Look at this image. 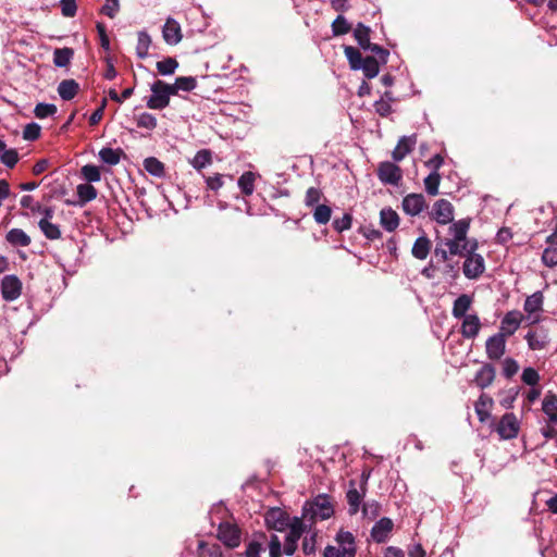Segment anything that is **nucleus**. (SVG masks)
Returning a JSON list of instances; mask_svg holds the SVG:
<instances>
[{"instance_id": "obj_47", "label": "nucleus", "mask_w": 557, "mask_h": 557, "mask_svg": "<svg viewBox=\"0 0 557 557\" xmlns=\"http://www.w3.org/2000/svg\"><path fill=\"white\" fill-rule=\"evenodd\" d=\"M440 181L438 172H432L424 178L425 190L429 195L435 196L438 194Z\"/></svg>"}, {"instance_id": "obj_62", "label": "nucleus", "mask_w": 557, "mask_h": 557, "mask_svg": "<svg viewBox=\"0 0 557 557\" xmlns=\"http://www.w3.org/2000/svg\"><path fill=\"white\" fill-rule=\"evenodd\" d=\"M368 50H370L375 55H377L379 60L382 63H386L387 62V58L389 55V51L388 50L384 49L383 47H381V46H379L376 44H371L370 47H368Z\"/></svg>"}, {"instance_id": "obj_2", "label": "nucleus", "mask_w": 557, "mask_h": 557, "mask_svg": "<svg viewBox=\"0 0 557 557\" xmlns=\"http://www.w3.org/2000/svg\"><path fill=\"white\" fill-rule=\"evenodd\" d=\"M469 227L470 221L467 219L453 222L449 226L448 233L450 237L446 238L443 244L449 249L451 256H462L469 250L470 245L474 240L467 237Z\"/></svg>"}, {"instance_id": "obj_64", "label": "nucleus", "mask_w": 557, "mask_h": 557, "mask_svg": "<svg viewBox=\"0 0 557 557\" xmlns=\"http://www.w3.org/2000/svg\"><path fill=\"white\" fill-rule=\"evenodd\" d=\"M39 135H40V127L37 124L32 123L25 127V131H24L25 139L35 140L39 137Z\"/></svg>"}, {"instance_id": "obj_37", "label": "nucleus", "mask_w": 557, "mask_h": 557, "mask_svg": "<svg viewBox=\"0 0 557 557\" xmlns=\"http://www.w3.org/2000/svg\"><path fill=\"white\" fill-rule=\"evenodd\" d=\"M174 88V96L177 95L180 90L183 91H191L196 88L197 82L193 76H181L175 79L174 84H171Z\"/></svg>"}, {"instance_id": "obj_42", "label": "nucleus", "mask_w": 557, "mask_h": 557, "mask_svg": "<svg viewBox=\"0 0 557 557\" xmlns=\"http://www.w3.org/2000/svg\"><path fill=\"white\" fill-rule=\"evenodd\" d=\"M211 162L212 157L210 150L202 149L195 154V157L191 160V165L194 166V169L200 171L207 165L211 164Z\"/></svg>"}, {"instance_id": "obj_50", "label": "nucleus", "mask_w": 557, "mask_h": 557, "mask_svg": "<svg viewBox=\"0 0 557 557\" xmlns=\"http://www.w3.org/2000/svg\"><path fill=\"white\" fill-rule=\"evenodd\" d=\"M332 210L326 205H318L313 211L314 221L319 224H326L331 219Z\"/></svg>"}, {"instance_id": "obj_45", "label": "nucleus", "mask_w": 557, "mask_h": 557, "mask_svg": "<svg viewBox=\"0 0 557 557\" xmlns=\"http://www.w3.org/2000/svg\"><path fill=\"white\" fill-rule=\"evenodd\" d=\"M136 125L140 128L152 131L157 127V119L153 114L143 112L135 117Z\"/></svg>"}, {"instance_id": "obj_39", "label": "nucleus", "mask_w": 557, "mask_h": 557, "mask_svg": "<svg viewBox=\"0 0 557 557\" xmlns=\"http://www.w3.org/2000/svg\"><path fill=\"white\" fill-rule=\"evenodd\" d=\"M360 70L363 71L367 78H373L380 72L379 61L373 57H367L360 64Z\"/></svg>"}, {"instance_id": "obj_63", "label": "nucleus", "mask_w": 557, "mask_h": 557, "mask_svg": "<svg viewBox=\"0 0 557 557\" xmlns=\"http://www.w3.org/2000/svg\"><path fill=\"white\" fill-rule=\"evenodd\" d=\"M133 92H134V88H132V87L124 89L122 92H120V95L114 89H111L109 91V96H110L111 100L116 101V102H122V101L128 99L133 95Z\"/></svg>"}, {"instance_id": "obj_19", "label": "nucleus", "mask_w": 557, "mask_h": 557, "mask_svg": "<svg viewBox=\"0 0 557 557\" xmlns=\"http://www.w3.org/2000/svg\"><path fill=\"white\" fill-rule=\"evenodd\" d=\"M268 542L264 533L259 534L247 543L244 556L261 557V554L265 550V545L268 546Z\"/></svg>"}, {"instance_id": "obj_13", "label": "nucleus", "mask_w": 557, "mask_h": 557, "mask_svg": "<svg viewBox=\"0 0 557 557\" xmlns=\"http://www.w3.org/2000/svg\"><path fill=\"white\" fill-rule=\"evenodd\" d=\"M522 319V313L517 310L507 312L500 322V330L498 333L503 334L505 337L513 335L519 329Z\"/></svg>"}, {"instance_id": "obj_34", "label": "nucleus", "mask_w": 557, "mask_h": 557, "mask_svg": "<svg viewBox=\"0 0 557 557\" xmlns=\"http://www.w3.org/2000/svg\"><path fill=\"white\" fill-rule=\"evenodd\" d=\"M122 150L104 147L99 151V159L108 165H116L121 160Z\"/></svg>"}, {"instance_id": "obj_18", "label": "nucleus", "mask_w": 557, "mask_h": 557, "mask_svg": "<svg viewBox=\"0 0 557 557\" xmlns=\"http://www.w3.org/2000/svg\"><path fill=\"white\" fill-rule=\"evenodd\" d=\"M416 143L417 138L414 135L401 137L392 152L394 161H401L413 149Z\"/></svg>"}, {"instance_id": "obj_12", "label": "nucleus", "mask_w": 557, "mask_h": 557, "mask_svg": "<svg viewBox=\"0 0 557 557\" xmlns=\"http://www.w3.org/2000/svg\"><path fill=\"white\" fill-rule=\"evenodd\" d=\"M485 350L488 359L499 360L506 351V337L503 334H494L486 339Z\"/></svg>"}, {"instance_id": "obj_43", "label": "nucleus", "mask_w": 557, "mask_h": 557, "mask_svg": "<svg viewBox=\"0 0 557 557\" xmlns=\"http://www.w3.org/2000/svg\"><path fill=\"white\" fill-rule=\"evenodd\" d=\"M156 66L159 74L166 76L172 75L176 71L178 67V62L174 58H165L161 61H158Z\"/></svg>"}, {"instance_id": "obj_9", "label": "nucleus", "mask_w": 557, "mask_h": 557, "mask_svg": "<svg viewBox=\"0 0 557 557\" xmlns=\"http://www.w3.org/2000/svg\"><path fill=\"white\" fill-rule=\"evenodd\" d=\"M22 293V282L15 275H5L1 280V295L7 301L16 300Z\"/></svg>"}, {"instance_id": "obj_15", "label": "nucleus", "mask_w": 557, "mask_h": 557, "mask_svg": "<svg viewBox=\"0 0 557 557\" xmlns=\"http://www.w3.org/2000/svg\"><path fill=\"white\" fill-rule=\"evenodd\" d=\"M394 528V523L389 518H381L371 529V537L375 543H385L389 539V534Z\"/></svg>"}, {"instance_id": "obj_56", "label": "nucleus", "mask_w": 557, "mask_h": 557, "mask_svg": "<svg viewBox=\"0 0 557 557\" xmlns=\"http://www.w3.org/2000/svg\"><path fill=\"white\" fill-rule=\"evenodd\" d=\"M321 191L318 189V188H314V187H310L307 193H306V197H305V203L306 206L308 207H312V206H318V202L320 201L321 199Z\"/></svg>"}, {"instance_id": "obj_51", "label": "nucleus", "mask_w": 557, "mask_h": 557, "mask_svg": "<svg viewBox=\"0 0 557 557\" xmlns=\"http://www.w3.org/2000/svg\"><path fill=\"white\" fill-rule=\"evenodd\" d=\"M57 107L52 103H38L35 107L34 113L38 119H46L55 114Z\"/></svg>"}, {"instance_id": "obj_24", "label": "nucleus", "mask_w": 557, "mask_h": 557, "mask_svg": "<svg viewBox=\"0 0 557 557\" xmlns=\"http://www.w3.org/2000/svg\"><path fill=\"white\" fill-rule=\"evenodd\" d=\"M380 222L385 231L393 232L399 225V216L393 209L384 208L380 212Z\"/></svg>"}, {"instance_id": "obj_40", "label": "nucleus", "mask_w": 557, "mask_h": 557, "mask_svg": "<svg viewBox=\"0 0 557 557\" xmlns=\"http://www.w3.org/2000/svg\"><path fill=\"white\" fill-rule=\"evenodd\" d=\"M38 225L47 238L58 239L61 237V231L59 226L48 221V219H41Z\"/></svg>"}, {"instance_id": "obj_61", "label": "nucleus", "mask_w": 557, "mask_h": 557, "mask_svg": "<svg viewBox=\"0 0 557 557\" xmlns=\"http://www.w3.org/2000/svg\"><path fill=\"white\" fill-rule=\"evenodd\" d=\"M302 552L306 555H310L315 552V533L305 536L302 541Z\"/></svg>"}, {"instance_id": "obj_8", "label": "nucleus", "mask_w": 557, "mask_h": 557, "mask_svg": "<svg viewBox=\"0 0 557 557\" xmlns=\"http://www.w3.org/2000/svg\"><path fill=\"white\" fill-rule=\"evenodd\" d=\"M242 532L239 528L230 522H223L219 525L218 537L230 548H235L240 544Z\"/></svg>"}, {"instance_id": "obj_48", "label": "nucleus", "mask_w": 557, "mask_h": 557, "mask_svg": "<svg viewBox=\"0 0 557 557\" xmlns=\"http://www.w3.org/2000/svg\"><path fill=\"white\" fill-rule=\"evenodd\" d=\"M81 173L88 183H97L101 180V173L98 166L86 164L82 168Z\"/></svg>"}, {"instance_id": "obj_27", "label": "nucleus", "mask_w": 557, "mask_h": 557, "mask_svg": "<svg viewBox=\"0 0 557 557\" xmlns=\"http://www.w3.org/2000/svg\"><path fill=\"white\" fill-rule=\"evenodd\" d=\"M431 250V240L426 236H420L416 239L411 252L419 260H424Z\"/></svg>"}, {"instance_id": "obj_29", "label": "nucleus", "mask_w": 557, "mask_h": 557, "mask_svg": "<svg viewBox=\"0 0 557 557\" xmlns=\"http://www.w3.org/2000/svg\"><path fill=\"white\" fill-rule=\"evenodd\" d=\"M547 247L544 249L542 253V262L548 267L553 268L557 265V239L552 240L549 236L546 238Z\"/></svg>"}, {"instance_id": "obj_46", "label": "nucleus", "mask_w": 557, "mask_h": 557, "mask_svg": "<svg viewBox=\"0 0 557 557\" xmlns=\"http://www.w3.org/2000/svg\"><path fill=\"white\" fill-rule=\"evenodd\" d=\"M351 25L344 15H338L332 23V32L334 36H341L349 33Z\"/></svg>"}, {"instance_id": "obj_6", "label": "nucleus", "mask_w": 557, "mask_h": 557, "mask_svg": "<svg viewBox=\"0 0 557 557\" xmlns=\"http://www.w3.org/2000/svg\"><path fill=\"white\" fill-rule=\"evenodd\" d=\"M265 525L274 531L283 532L292 522V518L281 508H271L264 515Z\"/></svg>"}, {"instance_id": "obj_49", "label": "nucleus", "mask_w": 557, "mask_h": 557, "mask_svg": "<svg viewBox=\"0 0 557 557\" xmlns=\"http://www.w3.org/2000/svg\"><path fill=\"white\" fill-rule=\"evenodd\" d=\"M492 405V398L486 395H481L478 401L475 403V412L480 419V421H484L488 416L487 409L488 406Z\"/></svg>"}, {"instance_id": "obj_14", "label": "nucleus", "mask_w": 557, "mask_h": 557, "mask_svg": "<svg viewBox=\"0 0 557 557\" xmlns=\"http://www.w3.org/2000/svg\"><path fill=\"white\" fill-rule=\"evenodd\" d=\"M162 37L170 46H175L181 42L183 34L180 23L172 17L166 18L162 28Z\"/></svg>"}, {"instance_id": "obj_10", "label": "nucleus", "mask_w": 557, "mask_h": 557, "mask_svg": "<svg viewBox=\"0 0 557 557\" xmlns=\"http://www.w3.org/2000/svg\"><path fill=\"white\" fill-rule=\"evenodd\" d=\"M497 432L503 440H511L518 435L519 421L513 413H506L497 425Z\"/></svg>"}, {"instance_id": "obj_57", "label": "nucleus", "mask_w": 557, "mask_h": 557, "mask_svg": "<svg viewBox=\"0 0 557 557\" xmlns=\"http://www.w3.org/2000/svg\"><path fill=\"white\" fill-rule=\"evenodd\" d=\"M120 10L119 0H106L104 5L102 7V13L113 18Z\"/></svg>"}, {"instance_id": "obj_53", "label": "nucleus", "mask_w": 557, "mask_h": 557, "mask_svg": "<svg viewBox=\"0 0 557 557\" xmlns=\"http://www.w3.org/2000/svg\"><path fill=\"white\" fill-rule=\"evenodd\" d=\"M0 161L8 168H13L18 161V153L15 149H8L1 154Z\"/></svg>"}, {"instance_id": "obj_16", "label": "nucleus", "mask_w": 557, "mask_h": 557, "mask_svg": "<svg viewBox=\"0 0 557 557\" xmlns=\"http://www.w3.org/2000/svg\"><path fill=\"white\" fill-rule=\"evenodd\" d=\"M403 210L411 216L420 214L425 208V199L422 194H409L403 200Z\"/></svg>"}, {"instance_id": "obj_28", "label": "nucleus", "mask_w": 557, "mask_h": 557, "mask_svg": "<svg viewBox=\"0 0 557 557\" xmlns=\"http://www.w3.org/2000/svg\"><path fill=\"white\" fill-rule=\"evenodd\" d=\"M257 176L258 175L251 171L244 172L239 176V178L237 181V186L239 187V189L242 190V193L245 196H250L253 194L255 182H256Z\"/></svg>"}, {"instance_id": "obj_54", "label": "nucleus", "mask_w": 557, "mask_h": 557, "mask_svg": "<svg viewBox=\"0 0 557 557\" xmlns=\"http://www.w3.org/2000/svg\"><path fill=\"white\" fill-rule=\"evenodd\" d=\"M518 370H519V364L515 359L506 358L503 361V374L506 377L513 376L518 372Z\"/></svg>"}, {"instance_id": "obj_22", "label": "nucleus", "mask_w": 557, "mask_h": 557, "mask_svg": "<svg viewBox=\"0 0 557 557\" xmlns=\"http://www.w3.org/2000/svg\"><path fill=\"white\" fill-rule=\"evenodd\" d=\"M312 513L322 520L329 519L333 515V507L325 496H319L312 505Z\"/></svg>"}, {"instance_id": "obj_21", "label": "nucleus", "mask_w": 557, "mask_h": 557, "mask_svg": "<svg viewBox=\"0 0 557 557\" xmlns=\"http://www.w3.org/2000/svg\"><path fill=\"white\" fill-rule=\"evenodd\" d=\"M494 379H495V368L490 363H485L476 372V374L474 376V382L479 387L485 388L493 383Z\"/></svg>"}, {"instance_id": "obj_7", "label": "nucleus", "mask_w": 557, "mask_h": 557, "mask_svg": "<svg viewBox=\"0 0 557 557\" xmlns=\"http://www.w3.org/2000/svg\"><path fill=\"white\" fill-rule=\"evenodd\" d=\"M377 176L383 184L396 186L403 178V172L395 163L384 161L379 164Z\"/></svg>"}, {"instance_id": "obj_55", "label": "nucleus", "mask_w": 557, "mask_h": 557, "mask_svg": "<svg viewBox=\"0 0 557 557\" xmlns=\"http://www.w3.org/2000/svg\"><path fill=\"white\" fill-rule=\"evenodd\" d=\"M351 226V215L345 213L341 219H336L333 221V227L335 231L342 233L346 230H349Z\"/></svg>"}, {"instance_id": "obj_58", "label": "nucleus", "mask_w": 557, "mask_h": 557, "mask_svg": "<svg viewBox=\"0 0 557 557\" xmlns=\"http://www.w3.org/2000/svg\"><path fill=\"white\" fill-rule=\"evenodd\" d=\"M60 4L64 16L72 17L75 15L77 10L75 0H61Z\"/></svg>"}, {"instance_id": "obj_44", "label": "nucleus", "mask_w": 557, "mask_h": 557, "mask_svg": "<svg viewBox=\"0 0 557 557\" xmlns=\"http://www.w3.org/2000/svg\"><path fill=\"white\" fill-rule=\"evenodd\" d=\"M345 55L349 61L350 67L352 70H360V64L363 62V58L358 49L351 46H346L344 48Z\"/></svg>"}, {"instance_id": "obj_60", "label": "nucleus", "mask_w": 557, "mask_h": 557, "mask_svg": "<svg viewBox=\"0 0 557 557\" xmlns=\"http://www.w3.org/2000/svg\"><path fill=\"white\" fill-rule=\"evenodd\" d=\"M375 112L381 116H387L392 112V106L388 100L381 98L374 103Z\"/></svg>"}, {"instance_id": "obj_59", "label": "nucleus", "mask_w": 557, "mask_h": 557, "mask_svg": "<svg viewBox=\"0 0 557 557\" xmlns=\"http://www.w3.org/2000/svg\"><path fill=\"white\" fill-rule=\"evenodd\" d=\"M223 175L215 174L213 176L205 177L207 187L213 191L219 190L223 186Z\"/></svg>"}, {"instance_id": "obj_5", "label": "nucleus", "mask_w": 557, "mask_h": 557, "mask_svg": "<svg viewBox=\"0 0 557 557\" xmlns=\"http://www.w3.org/2000/svg\"><path fill=\"white\" fill-rule=\"evenodd\" d=\"M476 249L478 242L473 240V243L469 247V250L462 255L466 256L462 271L465 276L469 280L478 278L485 270L484 259L481 255L475 253Z\"/></svg>"}, {"instance_id": "obj_38", "label": "nucleus", "mask_w": 557, "mask_h": 557, "mask_svg": "<svg viewBox=\"0 0 557 557\" xmlns=\"http://www.w3.org/2000/svg\"><path fill=\"white\" fill-rule=\"evenodd\" d=\"M543 305V295L540 292H536L532 294L531 296L527 297L524 301V311H527L529 314L535 313L542 309Z\"/></svg>"}, {"instance_id": "obj_52", "label": "nucleus", "mask_w": 557, "mask_h": 557, "mask_svg": "<svg viewBox=\"0 0 557 557\" xmlns=\"http://www.w3.org/2000/svg\"><path fill=\"white\" fill-rule=\"evenodd\" d=\"M521 380L524 384L534 387L540 382V374L534 368H525L522 372Z\"/></svg>"}, {"instance_id": "obj_3", "label": "nucleus", "mask_w": 557, "mask_h": 557, "mask_svg": "<svg viewBox=\"0 0 557 557\" xmlns=\"http://www.w3.org/2000/svg\"><path fill=\"white\" fill-rule=\"evenodd\" d=\"M337 546L329 545L324 549V557H355V536L348 531H339L336 535Z\"/></svg>"}, {"instance_id": "obj_26", "label": "nucleus", "mask_w": 557, "mask_h": 557, "mask_svg": "<svg viewBox=\"0 0 557 557\" xmlns=\"http://www.w3.org/2000/svg\"><path fill=\"white\" fill-rule=\"evenodd\" d=\"M79 86L74 79H64L58 86V92L61 99L72 100L78 92Z\"/></svg>"}, {"instance_id": "obj_30", "label": "nucleus", "mask_w": 557, "mask_h": 557, "mask_svg": "<svg viewBox=\"0 0 557 557\" xmlns=\"http://www.w3.org/2000/svg\"><path fill=\"white\" fill-rule=\"evenodd\" d=\"M5 237L14 247H27L30 244V237L21 228L10 230Z\"/></svg>"}, {"instance_id": "obj_11", "label": "nucleus", "mask_w": 557, "mask_h": 557, "mask_svg": "<svg viewBox=\"0 0 557 557\" xmlns=\"http://www.w3.org/2000/svg\"><path fill=\"white\" fill-rule=\"evenodd\" d=\"M432 216L438 224H448L454 220V207L446 199H440L433 205Z\"/></svg>"}, {"instance_id": "obj_20", "label": "nucleus", "mask_w": 557, "mask_h": 557, "mask_svg": "<svg viewBox=\"0 0 557 557\" xmlns=\"http://www.w3.org/2000/svg\"><path fill=\"white\" fill-rule=\"evenodd\" d=\"M364 488H362L361 492H359L355 487V482L350 481L349 490L347 491L346 498L349 505V513L356 515L359 511L361 502L364 497Z\"/></svg>"}, {"instance_id": "obj_1", "label": "nucleus", "mask_w": 557, "mask_h": 557, "mask_svg": "<svg viewBox=\"0 0 557 557\" xmlns=\"http://www.w3.org/2000/svg\"><path fill=\"white\" fill-rule=\"evenodd\" d=\"M308 525L299 517H293L287 527L288 533L285 536L284 545L276 534H271L268 542L269 557H281L282 554L293 556L298 547V541L305 533H309Z\"/></svg>"}, {"instance_id": "obj_23", "label": "nucleus", "mask_w": 557, "mask_h": 557, "mask_svg": "<svg viewBox=\"0 0 557 557\" xmlns=\"http://www.w3.org/2000/svg\"><path fill=\"white\" fill-rule=\"evenodd\" d=\"M472 297L468 294H462L457 297L453 305L451 314L456 319H462L467 317V311L470 309L472 305Z\"/></svg>"}, {"instance_id": "obj_41", "label": "nucleus", "mask_w": 557, "mask_h": 557, "mask_svg": "<svg viewBox=\"0 0 557 557\" xmlns=\"http://www.w3.org/2000/svg\"><path fill=\"white\" fill-rule=\"evenodd\" d=\"M76 190L81 205H85L97 197V190L90 184H79Z\"/></svg>"}, {"instance_id": "obj_4", "label": "nucleus", "mask_w": 557, "mask_h": 557, "mask_svg": "<svg viewBox=\"0 0 557 557\" xmlns=\"http://www.w3.org/2000/svg\"><path fill=\"white\" fill-rule=\"evenodd\" d=\"M151 96L147 100V107L152 110H162L170 103L171 96H174V88L161 79L156 81L151 86Z\"/></svg>"}, {"instance_id": "obj_32", "label": "nucleus", "mask_w": 557, "mask_h": 557, "mask_svg": "<svg viewBox=\"0 0 557 557\" xmlns=\"http://www.w3.org/2000/svg\"><path fill=\"white\" fill-rule=\"evenodd\" d=\"M354 37L357 40L360 48L368 50L370 47V28L362 23H359L354 29Z\"/></svg>"}, {"instance_id": "obj_31", "label": "nucleus", "mask_w": 557, "mask_h": 557, "mask_svg": "<svg viewBox=\"0 0 557 557\" xmlns=\"http://www.w3.org/2000/svg\"><path fill=\"white\" fill-rule=\"evenodd\" d=\"M525 341L528 342V346L531 350L544 349L548 344V338L545 334L534 331L527 333Z\"/></svg>"}, {"instance_id": "obj_33", "label": "nucleus", "mask_w": 557, "mask_h": 557, "mask_svg": "<svg viewBox=\"0 0 557 557\" xmlns=\"http://www.w3.org/2000/svg\"><path fill=\"white\" fill-rule=\"evenodd\" d=\"M144 168L150 175L156 177H163L165 174L164 164L154 157L145 159Z\"/></svg>"}, {"instance_id": "obj_17", "label": "nucleus", "mask_w": 557, "mask_h": 557, "mask_svg": "<svg viewBox=\"0 0 557 557\" xmlns=\"http://www.w3.org/2000/svg\"><path fill=\"white\" fill-rule=\"evenodd\" d=\"M481 330V321L476 314L462 318L461 334L465 338H475Z\"/></svg>"}, {"instance_id": "obj_36", "label": "nucleus", "mask_w": 557, "mask_h": 557, "mask_svg": "<svg viewBox=\"0 0 557 557\" xmlns=\"http://www.w3.org/2000/svg\"><path fill=\"white\" fill-rule=\"evenodd\" d=\"M151 45V38L147 32L141 30L137 36L136 54L139 59H145L148 55Z\"/></svg>"}, {"instance_id": "obj_35", "label": "nucleus", "mask_w": 557, "mask_h": 557, "mask_svg": "<svg viewBox=\"0 0 557 557\" xmlns=\"http://www.w3.org/2000/svg\"><path fill=\"white\" fill-rule=\"evenodd\" d=\"M74 51L71 48H59L53 52V63L58 67H65L70 64Z\"/></svg>"}, {"instance_id": "obj_25", "label": "nucleus", "mask_w": 557, "mask_h": 557, "mask_svg": "<svg viewBox=\"0 0 557 557\" xmlns=\"http://www.w3.org/2000/svg\"><path fill=\"white\" fill-rule=\"evenodd\" d=\"M542 409L547 416V421L557 424V396L555 394H547L544 397Z\"/></svg>"}]
</instances>
